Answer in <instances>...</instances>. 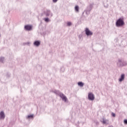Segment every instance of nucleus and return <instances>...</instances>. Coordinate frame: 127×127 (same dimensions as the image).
I'll list each match as a JSON object with an SVG mask.
<instances>
[{
	"label": "nucleus",
	"instance_id": "nucleus-4",
	"mask_svg": "<svg viewBox=\"0 0 127 127\" xmlns=\"http://www.w3.org/2000/svg\"><path fill=\"white\" fill-rule=\"evenodd\" d=\"M24 28L26 29V30H31L32 29V26L27 25L25 26Z\"/></svg>",
	"mask_w": 127,
	"mask_h": 127
},
{
	"label": "nucleus",
	"instance_id": "nucleus-3",
	"mask_svg": "<svg viewBox=\"0 0 127 127\" xmlns=\"http://www.w3.org/2000/svg\"><path fill=\"white\" fill-rule=\"evenodd\" d=\"M85 34L86 35L89 36V35H93V32H92L91 31L89 30V28H86L85 30Z\"/></svg>",
	"mask_w": 127,
	"mask_h": 127
},
{
	"label": "nucleus",
	"instance_id": "nucleus-14",
	"mask_svg": "<svg viewBox=\"0 0 127 127\" xmlns=\"http://www.w3.org/2000/svg\"><path fill=\"white\" fill-rule=\"evenodd\" d=\"M45 21H46L47 22L49 21V19L48 18H46L44 19Z\"/></svg>",
	"mask_w": 127,
	"mask_h": 127
},
{
	"label": "nucleus",
	"instance_id": "nucleus-6",
	"mask_svg": "<svg viewBox=\"0 0 127 127\" xmlns=\"http://www.w3.org/2000/svg\"><path fill=\"white\" fill-rule=\"evenodd\" d=\"M5 118V116H4V113L3 112H1L0 113V119L3 120Z\"/></svg>",
	"mask_w": 127,
	"mask_h": 127
},
{
	"label": "nucleus",
	"instance_id": "nucleus-1",
	"mask_svg": "<svg viewBox=\"0 0 127 127\" xmlns=\"http://www.w3.org/2000/svg\"><path fill=\"white\" fill-rule=\"evenodd\" d=\"M125 25V22H124V20L122 18L119 19L116 22V26L118 27H120V26H123V25Z\"/></svg>",
	"mask_w": 127,
	"mask_h": 127
},
{
	"label": "nucleus",
	"instance_id": "nucleus-5",
	"mask_svg": "<svg viewBox=\"0 0 127 127\" xmlns=\"http://www.w3.org/2000/svg\"><path fill=\"white\" fill-rule=\"evenodd\" d=\"M60 97L62 98L63 101H64V102L67 101V97H66L63 94H60Z\"/></svg>",
	"mask_w": 127,
	"mask_h": 127
},
{
	"label": "nucleus",
	"instance_id": "nucleus-2",
	"mask_svg": "<svg viewBox=\"0 0 127 127\" xmlns=\"http://www.w3.org/2000/svg\"><path fill=\"white\" fill-rule=\"evenodd\" d=\"M88 97L89 100H90L91 101H94L95 100V96H94V94H93L92 92H89L88 93Z\"/></svg>",
	"mask_w": 127,
	"mask_h": 127
},
{
	"label": "nucleus",
	"instance_id": "nucleus-16",
	"mask_svg": "<svg viewBox=\"0 0 127 127\" xmlns=\"http://www.w3.org/2000/svg\"><path fill=\"white\" fill-rule=\"evenodd\" d=\"M112 117H113L114 118H115L116 117V114L114 113H112Z\"/></svg>",
	"mask_w": 127,
	"mask_h": 127
},
{
	"label": "nucleus",
	"instance_id": "nucleus-8",
	"mask_svg": "<svg viewBox=\"0 0 127 127\" xmlns=\"http://www.w3.org/2000/svg\"><path fill=\"white\" fill-rule=\"evenodd\" d=\"M123 80H125V74H122L121 77L119 79L120 82H122V81H123Z\"/></svg>",
	"mask_w": 127,
	"mask_h": 127
},
{
	"label": "nucleus",
	"instance_id": "nucleus-13",
	"mask_svg": "<svg viewBox=\"0 0 127 127\" xmlns=\"http://www.w3.org/2000/svg\"><path fill=\"white\" fill-rule=\"evenodd\" d=\"M47 13H46V15L47 16H48V15H49V14L50 13V10H47Z\"/></svg>",
	"mask_w": 127,
	"mask_h": 127
},
{
	"label": "nucleus",
	"instance_id": "nucleus-12",
	"mask_svg": "<svg viewBox=\"0 0 127 127\" xmlns=\"http://www.w3.org/2000/svg\"><path fill=\"white\" fill-rule=\"evenodd\" d=\"M67 26H70L72 25V23H71L70 22H68L67 23Z\"/></svg>",
	"mask_w": 127,
	"mask_h": 127
},
{
	"label": "nucleus",
	"instance_id": "nucleus-18",
	"mask_svg": "<svg viewBox=\"0 0 127 127\" xmlns=\"http://www.w3.org/2000/svg\"><path fill=\"white\" fill-rule=\"evenodd\" d=\"M57 0H53V1L54 2H57Z\"/></svg>",
	"mask_w": 127,
	"mask_h": 127
},
{
	"label": "nucleus",
	"instance_id": "nucleus-11",
	"mask_svg": "<svg viewBox=\"0 0 127 127\" xmlns=\"http://www.w3.org/2000/svg\"><path fill=\"white\" fill-rule=\"evenodd\" d=\"M102 123H103V124H107V120L103 119H102Z\"/></svg>",
	"mask_w": 127,
	"mask_h": 127
},
{
	"label": "nucleus",
	"instance_id": "nucleus-17",
	"mask_svg": "<svg viewBox=\"0 0 127 127\" xmlns=\"http://www.w3.org/2000/svg\"><path fill=\"white\" fill-rule=\"evenodd\" d=\"M124 124H126V125H127V120H125L124 121Z\"/></svg>",
	"mask_w": 127,
	"mask_h": 127
},
{
	"label": "nucleus",
	"instance_id": "nucleus-7",
	"mask_svg": "<svg viewBox=\"0 0 127 127\" xmlns=\"http://www.w3.org/2000/svg\"><path fill=\"white\" fill-rule=\"evenodd\" d=\"M34 45H35V46H39L40 45V42L36 41L34 43Z\"/></svg>",
	"mask_w": 127,
	"mask_h": 127
},
{
	"label": "nucleus",
	"instance_id": "nucleus-10",
	"mask_svg": "<svg viewBox=\"0 0 127 127\" xmlns=\"http://www.w3.org/2000/svg\"><path fill=\"white\" fill-rule=\"evenodd\" d=\"M75 10H76L77 11V12H78V11H79V6H78L77 5L75 6Z\"/></svg>",
	"mask_w": 127,
	"mask_h": 127
},
{
	"label": "nucleus",
	"instance_id": "nucleus-9",
	"mask_svg": "<svg viewBox=\"0 0 127 127\" xmlns=\"http://www.w3.org/2000/svg\"><path fill=\"white\" fill-rule=\"evenodd\" d=\"M78 85L80 87H83V86H84V83H83V82H79L78 83Z\"/></svg>",
	"mask_w": 127,
	"mask_h": 127
},
{
	"label": "nucleus",
	"instance_id": "nucleus-15",
	"mask_svg": "<svg viewBox=\"0 0 127 127\" xmlns=\"http://www.w3.org/2000/svg\"><path fill=\"white\" fill-rule=\"evenodd\" d=\"M30 118H33V115L28 116V119H30Z\"/></svg>",
	"mask_w": 127,
	"mask_h": 127
}]
</instances>
